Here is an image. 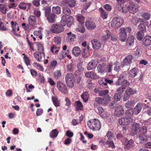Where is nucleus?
<instances>
[{
    "mask_svg": "<svg viewBox=\"0 0 151 151\" xmlns=\"http://www.w3.org/2000/svg\"><path fill=\"white\" fill-rule=\"evenodd\" d=\"M31 4L30 3H26L24 2L20 3L18 7L21 9L25 10L27 7L29 8Z\"/></svg>",
    "mask_w": 151,
    "mask_h": 151,
    "instance_id": "obj_26",
    "label": "nucleus"
},
{
    "mask_svg": "<svg viewBox=\"0 0 151 151\" xmlns=\"http://www.w3.org/2000/svg\"><path fill=\"white\" fill-rule=\"evenodd\" d=\"M106 65L104 63L99 64L97 66L98 70L99 73H103L106 72Z\"/></svg>",
    "mask_w": 151,
    "mask_h": 151,
    "instance_id": "obj_28",
    "label": "nucleus"
},
{
    "mask_svg": "<svg viewBox=\"0 0 151 151\" xmlns=\"http://www.w3.org/2000/svg\"><path fill=\"white\" fill-rule=\"evenodd\" d=\"M64 26L65 24L60 23L55 24L51 26L50 30L53 33L59 34L64 31Z\"/></svg>",
    "mask_w": 151,
    "mask_h": 151,
    "instance_id": "obj_3",
    "label": "nucleus"
},
{
    "mask_svg": "<svg viewBox=\"0 0 151 151\" xmlns=\"http://www.w3.org/2000/svg\"><path fill=\"white\" fill-rule=\"evenodd\" d=\"M57 87L59 91L65 94L67 92L65 85L60 81H58L57 83Z\"/></svg>",
    "mask_w": 151,
    "mask_h": 151,
    "instance_id": "obj_13",
    "label": "nucleus"
},
{
    "mask_svg": "<svg viewBox=\"0 0 151 151\" xmlns=\"http://www.w3.org/2000/svg\"><path fill=\"white\" fill-rule=\"evenodd\" d=\"M111 98L110 96L108 95L103 98V102L104 104H107L109 102L111 101Z\"/></svg>",
    "mask_w": 151,
    "mask_h": 151,
    "instance_id": "obj_60",
    "label": "nucleus"
},
{
    "mask_svg": "<svg viewBox=\"0 0 151 151\" xmlns=\"http://www.w3.org/2000/svg\"><path fill=\"white\" fill-rule=\"evenodd\" d=\"M85 25L87 29L90 30L94 29L96 27L95 23L91 20L86 21Z\"/></svg>",
    "mask_w": 151,
    "mask_h": 151,
    "instance_id": "obj_16",
    "label": "nucleus"
},
{
    "mask_svg": "<svg viewBox=\"0 0 151 151\" xmlns=\"http://www.w3.org/2000/svg\"><path fill=\"white\" fill-rule=\"evenodd\" d=\"M53 74L54 77L55 78H59L61 75V71L59 70H57L55 71Z\"/></svg>",
    "mask_w": 151,
    "mask_h": 151,
    "instance_id": "obj_46",
    "label": "nucleus"
},
{
    "mask_svg": "<svg viewBox=\"0 0 151 151\" xmlns=\"http://www.w3.org/2000/svg\"><path fill=\"white\" fill-rule=\"evenodd\" d=\"M72 53L75 56H78L81 52L80 48L78 47H75L72 50Z\"/></svg>",
    "mask_w": 151,
    "mask_h": 151,
    "instance_id": "obj_27",
    "label": "nucleus"
},
{
    "mask_svg": "<svg viewBox=\"0 0 151 151\" xmlns=\"http://www.w3.org/2000/svg\"><path fill=\"white\" fill-rule=\"evenodd\" d=\"M143 44L145 46H147L151 44V36H146L144 38Z\"/></svg>",
    "mask_w": 151,
    "mask_h": 151,
    "instance_id": "obj_18",
    "label": "nucleus"
},
{
    "mask_svg": "<svg viewBox=\"0 0 151 151\" xmlns=\"http://www.w3.org/2000/svg\"><path fill=\"white\" fill-rule=\"evenodd\" d=\"M125 92L130 95L136 93V91L135 90H133L130 88H128Z\"/></svg>",
    "mask_w": 151,
    "mask_h": 151,
    "instance_id": "obj_59",
    "label": "nucleus"
},
{
    "mask_svg": "<svg viewBox=\"0 0 151 151\" xmlns=\"http://www.w3.org/2000/svg\"><path fill=\"white\" fill-rule=\"evenodd\" d=\"M140 32H138L136 34L137 38L139 40H141L143 37V35L141 34Z\"/></svg>",
    "mask_w": 151,
    "mask_h": 151,
    "instance_id": "obj_64",
    "label": "nucleus"
},
{
    "mask_svg": "<svg viewBox=\"0 0 151 151\" xmlns=\"http://www.w3.org/2000/svg\"><path fill=\"white\" fill-rule=\"evenodd\" d=\"M100 116L104 118L108 119L109 118L110 114L105 110H104L102 114V115H101Z\"/></svg>",
    "mask_w": 151,
    "mask_h": 151,
    "instance_id": "obj_56",
    "label": "nucleus"
},
{
    "mask_svg": "<svg viewBox=\"0 0 151 151\" xmlns=\"http://www.w3.org/2000/svg\"><path fill=\"white\" fill-rule=\"evenodd\" d=\"M63 2L68 4L70 7H73L76 5V2L75 0H63Z\"/></svg>",
    "mask_w": 151,
    "mask_h": 151,
    "instance_id": "obj_31",
    "label": "nucleus"
},
{
    "mask_svg": "<svg viewBox=\"0 0 151 151\" xmlns=\"http://www.w3.org/2000/svg\"><path fill=\"white\" fill-rule=\"evenodd\" d=\"M29 24L31 25H33L36 23L35 17L33 15H30L28 18Z\"/></svg>",
    "mask_w": 151,
    "mask_h": 151,
    "instance_id": "obj_33",
    "label": "nucleus"
},
{
    "mask_svg": "<svg viewBox=\"0 0 151 151\" xmlns=\"http://www.w3.org/2000/svg\"><path fill=\"white\" fill-rule=\"evenodd\" d=\"M58 134V132L57 129H55L52 130V131L50 133V136L52 138H56Z\"/></svg>",
    "mask_w": 151,
    "mask_h": 151,
    "instance_id": "obj_36",
    "label": "nucleus"
},
{
    "mask_svg": "<svg viewBox=\"0 0 151 151\" xmlns=\"http://www.w3.org/2000/svg\"><path fill=\"white\" fill-rule=\"evenodd\" d=\"M98 83L106 88H108L109 85H113L114 81L112 79L108 78H103L99 80Z\"/></svg>",
    "mask_w": 151,
    "mask_h": 151,
    "instance_id": "obj_5",
    "label": "nucleus"
},
{
    "mask_svg": "<svg viewBox=\"0 0 151 151\" xmlns=\"http://www.w3.org/2000/svg\"><path fill=\"white\" fill-rule=\"evenodd\" d=\"M100 16L103 19H106L107 18L108 13L101 8L99 9Z\"/></svg>",
    "mask_w": 151,
    "mask_h": 151,
    "instance_id": "obj_32",
    "label": "nucleus"
},
{
    "mask_svg": "<svg viewBox=\"0 0 151 151\" xmlns=\"http://www.w3.org/2000/svg\"><path fill=\"white\" fill-rule=\"evenodd\" d=\"M52 99L55 106L58 107L60 106V101L58 100V98L56 96H52Z\"/></svg>",
    "mask_w": 151,
    "mask_h": 151,
    "instance_id": "obj_29",
    "label": "nucleus"
},
{
    "mask_svg": "<svg viewBox=\"0 0 151 151\" xmlns=\"http://www.w3.org/2000/svg\"><path fill=\"white\" fill-rule=\"evenodd\" d=\"M88 127L93 131L98 130L101 127V124L99 121L97 119L90 120L88 122Z\"/></svg>",
    "mask_w": 151,
    "mask_h": 151,
    "instance_id": "obj_2",
    "label": "nucleus"
},
{
    "mask_svg": "<svg viewBox=\"0 0 151 151\" xmlns=\"http://www.w3.org/2000/svg\"><path fill=\"white\" fill-rule=\"evenodd\" d=\"M75 106L77 110H82L83 109V105L80 101H76Z\"/></svg>",
    "mask_w": 151,
    "mask_h": 151,
    "instance_id": "obj_35",
    "label": "nucleus"
},
{
    "mask_svg": "<svg viewBox=\"0 0 151 151\" xmlns=\"http://www.w3.org/2000/svg\"><path fill=\"white\" fill-rule=\"evenodd\" d=\"M52 12L57 14H60L61 12L60 8L58 6L53 7L52 9Z\"/></svg>",
    "mask_w": 151,
    "mask_h": 151,
    "instance_id": "obj_40",
    "label": "nucleus"
},
{
    "mask_svg": "<svg viewBox=\"0 0 151 151\" xmlns=\"http://www.w3.org/2000/svg\"><path fill=\"white\" fill-rule=\"evenodd\" d=\"M149 24L148 22L146 21H142L138 27V29L139 32L142 33H144L146 31V26Z\"/></svg>",
    "mask_w": 151,
    "mask_h": 151,
    "instance_id": "obj_9",
    "label": "nucleus"
},
{
    "mask_svg": "<svg viewBox=\"0 0 151 151\" xmlns=\"http://www.w3.org/2000/svg\"><path fill=\"white\" fill-rule=\"evenodd\" d=\"M124 22L123 19L121 17L114 18L111 22V26L114 28H118L121 26Z\"/></svg>",
    "mask_w": 151,
    "mask_h": 151,
    "instance_id": "obj_6",
    "label": "nucleus"
},
{
    "mask_svg": "<svg viewBox=\"0 0 151 151\" xmlns=\"http://www.w3.org/2000/svg\"><path fill=\"white\" fill-rule=\"evenodd\" d=\"M103 101V98L99 97H96L95 99V102L100 105H104Z\"/></svg>",
    "mask_w": 151,
    "mask_h": 151,
    "instance_id": "obj_48",
    "label": "nucleus"
},
{
    "mask_svg": "<svg viewBox=\"0 0 151 151\" xmlns=\"http://www.w3.org/2000/svg\"><path fill=\"white\" fill-rule=\"evenodd\" d=\"M7 7L4 4H0V10L3 14L6 13Z\"/></svg>",
    "mask_w": 151,
    "mask_h": 151,
    "instance_id": "obj_47",
    "label": "nucleus"
},
{
    "mask_svg": "<svg viewBox=\"0 0 151 151\" xmlns=\"http://www.w3.org/2000/svg\"><path fill=\"white\" fill-rule=\"evenodd\" d=\"M140 127V125L139 123H134L132 126V130L130 133L131 135L134 136L136 134Z\"/></svg>",
    "mask_w": 151,
    "mask_h": 151,
    "instance_id": "obj_11",
    "label": "nucleus"
},
{
    "mask_svg": "<svg viewBox=\"0 0 151 151\" xmlns=\"http://www.w3.org/2000/svg\"><path fill=\"white\" fill-rule=\"evenodd\" d=\"M139 71V70L137 68H134L131 70L129 72L130 77L132 78H134L138 74Z\"/></svg>",
    "mask_w": 151,
    "mask_h": 151,
    "instance_id": "obj_19",
    "label": "nucleus"
},
{
    "mask_svg": "<svg viewBox=\"0 0 151 151\" xmlns=\"http://www.w3.org/2000/svg\"><path fill=\"white\" fill-rule=\"evenodd\" d=\"M132 32V29L130 27H127L125 28H121L119 31V39L122 42L125 41L127 37V34H130Z\"/></svg>",
    "mask_w": 151,
    "mask_h": 151,
    "instance_id": "obj_1",
    "label": "nucleus"
},
{
    "mask_svg": "<svg viewBox=\"0 0 151 151\" xmlns=\"http://www.w3.org/2000/svg\"><path fill=\"white\" fill-rule=\"evenodd\" d=\"M43 10L45 11V17L51 14V9L48 6H46L43 9Z\"/></svg>",
    "mask_w": 151,
    "mask_h": 151,
    "instance_id": "obj_49",
    "label": "nucleus"
},
{
    "mask_svg": "<svg viewBox=\"0 0 151 151\" xmlns=\"http://www.w3.org/2000/svg\"><path fill=\"white\" fill-rule=\"evenodd\" d=\"M106 72H111L112 70V68H113V64L111 63H109L108 65H106Z\"/></svg>",
    "mask_w": 151,
    "mask_h": 151,
    "instance_id": "obj_54",
    "label": "nucleus"
},
{
    "mask_svg": "<svg viewBox=\"0 0 151 151\" xmlns=\"http://www.w3.org/2000/svg\"><path fill=\"white\" fill-rule=\"evenodd\" d=\"M76 19L81 24H83L84 22L85 17L81 14H78L76 16Z\"/></svg>",
    "mask_w": 151,
    "mask_h": 151,
    "instance_id": "obj_37",
    "label": "nucleus"
},
{
    "mask_svg": "<svg viewBox=\"0 0 151 151\" xmlns=\"http://www.w3.org/2000/svg\"><path fill=\"white\" fill-rule=\"evenodd\" d=\"M116 9L121 13H126L127 11L125 7H123L121 4H118L116 6Z\"/></svg>",
    "mask_w": 151,
    "mask_h": 151,
    "instance_id": "obj_34",
    "label": "nucleus"
},
{
    "mask_svg": "<svg viewBox=\"0 0 151 151\" xmlns=\"http://www.w3.org/2000/svg\"><path fill=\"white\" fill-rule=\"evenodd\" d=\"M91 43L93 47L95 50L99 49L101 47V43L96 39L92 40Z\"/></svg>",
    "mask_w": 151,
    "mask_h": 151,
    "instance_id": "obj_15",
    "label": "nucleus"
},
{
    "mask_svg": "<svg viewBox=\"0 0 151 151\" xmlns=\"http://www.w3.org/2000/svg\"><path fill=\"white\" fill-rule=\"evenodd\" d=\"M65 80L67 86L70 88H73L74 85L75 80L73 76L70 73H68L66 75Z\"/></svg>",
    "mask_w": 151,
    "mask_h": 151,
    "instance_id": "obj_4",
    "label": "nucleus"
},
{
    "mask_svg": "<svg viewBox=\"0 0 151 151\" xmlns=\"http://www.w3.org/2000/svg\"><path fill=\"white\" fill-rule=\"evenodd\" d=\"M60 48V46L53 45L51 47L50 51L52 52L55 55L57 54V53L59 52Z\"/></svg>",
    "mask_w": 151,
    "mask_h": 151,
    "instance_id": "obj_20",
    "label": "nucleus"
},
{
    "mask_svg": "<svg viewBox=\"0 0 151 151\" xmlns=\"http://www.w3.org/2000/svg\"><path fill=\"white\" fill-rule=\"evenodd\" d=\"M145 137H146V135L144 136V135L139 134V143H144L147 142L146 139Z\"/></svg>",
    "mask_w": 151,
    "mask_h": 151,
    "instance_id": "obj_45",
    "label": "nucleus"
},
{
    "mask_svg": "<svg viewBox=\"0 0 151 151\" xmlns=\"http://www.w3.org/2000/svg\"><path fill=\"white\" fill-rule=\"evenodd\" d=\"M120 63L119 62L116 61L113 64V68H114L113 70L116 72H118L120 69Z\"/></svg>",
    "mask_w": 151,
    "mask_h": 151,
    "instance_id": "obj_38",
    "label": "nucleus"
},
{
    "mask_svg": "<svg viewBox=\"0 0 151 151\" xmlns=\"http://www.w3.org/2000/svg\"><path fill=\"white\" fill-rule=\"evenodd\" d=\"M125 89V86H124L123 85H122L117 89L116 92L119 94H122L124 91Z\"/></svg>",
    "mask_w": 151,
    "mask_h": 151,
    "instance_id": "obj_50",
    "label": "nucleus"
},
{
    "mask_svg": "<svg viewBox=\"0 0 151 151\" xmlns=\"http://www.w3.org/2000/svg\"><path fill=\"white\" fill-rule=\"evenodd\" d=\"M139 6L138 5L131 3L127 7L128 11L131 13H136L138 10Z\"/></svg>",
    "mask_w": 151,
    "mask_h": 151,
    "instance_id": "obj_10",
    "label": "nucleus"
},
{
    "mask_svg": "<svg viewBox=\"0 0 151 151\" xmlns=\"http://www.w3.org/2000/svg\"><path fill=\"white\" fill-rule=\"evenodd\" d=\"M81 97L83 101L85 102H86L88 101L89 97L88 93L87 92H85L81 95Z\"/></svg>",
    "mask_w": 151,
    "mask_h": 151,
    "instance_id": "obj_39",
    "label": "nucleus"
},
{
    "mask_svg": "<svg viewBox=\"0 0 151 151\" xmlns=\"http://www.w3.org/2000/svg\"><path fill=\"white\" fill-rule=\"evenodd\" d=\"M33 55L35 58L38 61L43 62L45 60V54L44 52H35Z\"/></svg>",
    "mask_w": 151,
    "mask_h": 151,
    "instance_id": "obj_8",
    "label": "nucleus"
},
{
    "mask_svg": "<svg viewBox=\"0 0 151 151\" xmlns=\"http://www.w3.org/2000/svg\"><path fill=\"white\" fill-rule=\"evenodd\" d=\"M124 114V110L121 106H119L115 109L114 114L117 117H120Z\"/></svg>",
    "mask_w": 151,
    "mask_h": 151,
    "instance_id": "obj_12",
    "label": "nucleus"
},
{
    "mask_svg": "<svg viewBox=\"0 0 151 151\" xmlns=\"http://www.w3.org/2000/svg\"><path fill=\"white\" fill-rule=\"evenodd\" d=\"M75 68V66L73 64L71 63L68 65L67 66V69L68 71L72 72L74 70Z\"/></svg>",
    "mask_w": 151,
    "mask_h": 151,
    "instance_id": "obj_52",
    "label": "nucleus"
},
{
    "mask_svg": "<svg viewBox=\"0 0 151 151\" xmlns=\"http://www.w3.org/2000/svg\"><path fill=\"white\" fill-rule=\"evenodd\" d=\"M67 54V52L65 53L63 51H61L58 56L59 59L62 60L66 56Z\"/></svg>",
    "mask_w": 151,
    "mask_h": 151,
    "instance_id": "obj_53",
    "label": "nucleus"
},
{
    "mask_svg": "<svg viewBox=\"0 0 151 151\" xmlns=\"http://www.w3.org/2000/svg\"><path fill=\"white\" fill-rule=\"evenodd\" d=\"M55 45L60 46L61 44V38L60 37H55Z\"/></svg>",
    "mask_w": 151,
    "mask_h": 151,
    "instance_id": "obj_57",
    "label": "nucleus"
},
{
    "mask_svg": "<svg viewBox=\"0 0 151 151\" xmlns=\"http://www.w3.org/2000/svg\"><path fill=\"white\" fill-rule=\"evenodd\" d=\"M70 9L66 7H64L63 9V12L64 14L67 16L69 15L71 13Z\"/></svg>",
    "mask_w": 151,
    "mask_h": 151,
    "instance_id": "obj_51",
    "label": "nucleus"
},
{
    "mask_svg": "<svg viewBox=\"0 0 151 151\" xmlns=\"http://www.w3.org/2000/svg\"><path fill=\"white\" fill-rule=\"evenodd\" d=\"M147 132V129L146 127H142L139 130V134L146 135L145 134Z\"/></svg>",
    "mask_w": 151,
    "mask_h": 151,
    "instance_id": "obj_44",
    "label": "nucleus"
},
{
    "mask_svg": "<svg viewBox=\"0 0 151 151\" xmlns=\"http://www.w3.org/2000/svg\"><path fill=\"white\" fill-rule=\"evenodd\" d=\"M146 105V104L143 103H138L134 109V114L137 115L141 111L142 107Z\"/></svg>",
    "mask_w": 151,
    "mask_h": 151,
    "instance_id": "obj_14",
    "label": "nucleus"
},
{
    "mask_svg": "<svg viewBox=\"0 0 151 151\" xmlns=\"http://www.w3.org/2000/svg\"><path fill=\"white\" fill-rule=\"evenodd\" d=\"M134 141L132 139H130L128 141V142L127 145L125 146L124 148L125 149H129L133 146Z\"/></svg>",
    "mask_w": 151,
    "mask_h": 151,
    "instance_id": "obj_43",
    "label": "nucleus"
},
{
    "mask_svg": "<svg viewBox=\"0 0 151 151\" xmlns=\"http://www.w3.org/2000/svg\"><path fill=\"white\" fill-rule=\"evenodd\" d=\"M57 63L56 60H53L50 63V69H54L56 66Z\"/></svg>",
    "mask_w": 151,
    "mask_h": 151,
    "instance_id": "obj_61",
    "label": "nucleus"
},
{
    "mask_svg": "<svg viewBox=\"0 0 151 151\" xmlns=\"http://www.w3.org/2000/svg\"><path fill=\"white\" fill-rule=\"evenodd\" d=\"M121 95L118 93H115L114 96V100L116 101L120 100L122 97Z\"/></svg>",
    "mask_w": 151,
    "mask_h": 151,
    "instance_id": "obj_62",
    "label": "nucleus"
},
{
    "mask_svg": "<svg viewBox=\"0 0 151 151\" xmlns=\"http://www.w3.org/2000/svg\"><path fill=\"white\" fill-rule=\"evenodd\" d=\"M142 17L146 20H148L150 19V14L148 12H145L143 13Z\"/></svg>",
    "mask_w": 151,
    "mask_h": 151,
    "instance_id": "obj_58",
    "label": "nucleus"
},
{
    "mask_svg": "<svg viewBox=\"0 0 151 151\" xmlns=\"http://www.w3.org/2000/svg\"><path fill=\"white\" fill-rule=\"evenodd\" d=\"M33 65L34 67H36L38 70H40L42 71H43V68L40 65L36 63H34Z\"/></svg>",
    "mask_w": 151,
    "mask_h": 151,
    "instance_id": "obj_55",
    "label": "nucleus"
},
{
    "mask_svg": "<svg viewBox=\"0 0 151 151\" xmlns=\"http://www.w3.org/2000/svg\"><path fill=\"white\" fill-rule=\"evenodd\" d=\"M133 120V119L131 117H122L119 119V123L121 125H127L132 122Z\"/></svg>",
    "mask_w": 151,
    "mask_h": 151,
    "instance_id": "obj_7",
    "label": "nucleus"
},
{
    "mask_svg": "<svg viewBox=\"0 0 151 151\" xmlns=\"http://www.w3.org/2000/svg\"><path fill=\"white\" fill-rule=\"evenodd\" d=\"M94 92L99 94L100 96H105L109 92L108 90H101L99 89L95 88L94 89Z\"/></svg>",
    "mask_w": 151,
    "mask_h": 151,
    "instance_id": "obj_17",
    "label": "nucleus"
},
{
    "mask_svg": "<svg viewBox=\"0 0 151 151\" xmlns=\"http://www.w3.org/2000/svg\"><path fill=\"white\" fill-rule=\"evenodd\" d=\"M132 58L133 57L132 55H128L123 60V63L124 65H129L131 63Z\"/></svg>",
    "mask_w": 151,
    "mask_h": 151,
    "instance_id": "obj_23",
    "label": "nucleus"
},
{
    "mask_svg": "<svg viewBox=\"0 0 151 151\" xmlns=\"http://www.w3.org/2000/svg\"><path fill=\"white\" fill-rule=\"evenodd\" d=\"M68 35L66 38V41L67 42H70L74 41V39L76 38V36L71 32L67 33Z\"/></svg>",
    "mask_w": 151,
    "mask_h": 151,
    "instance_id": "obj_21",
    "label": "nucleus"
},
{
    "mask_svg": "<svg viewBox=\"0 0 151 151\" xmlns=\"http://www.w3.org/2000/svg\"><path fill=\"white\" fill-rule=\"evenodd\" d=\"M11 24L12 25V32L15 35L18 36V35L16 33L17 27L18 24L16 22H14L13 21H12L11 22Z\"/></svg>",
    "mask_w": 151,
    "mask_h": 151,
    "instance_id": "obj_30",
    "label": "nucleus"
},
{
    "mask_svg": "<svg viewBox=\"0 0 151 151\" xmlns=\"http://www.w3.org/2000/svg\"><path fill=\"white\" fill-rule=\"evenodd\" d=\"M134 109H131L126 111L125 113L126 116L128 117H131L134 113Z\"/></svg>",
    "mask_w": 151,
    "mask_h": 151,
    "instance_id": "obj_42",
    "label": "nucleus"
},
{
    "mask_svg": "<svg viewBox=\"0 0 151 151\" xmlns=\"http://www.w3.org/2000/svg\"><path fill=\"white\" fill-rule=\"evenodd\" d=\"M47 20L50 22L54 23L55 22L56 19L57 18V16L55 14H50L46 17Z\"/></svg>",
    "mask_w": 151,
    "mask_h": 151,
    "instance_id": "obj_24",
    "label": "nucleus"
},
{
    "mask_svg": "<svg viewBox=\"0 0 151 151\" xmlns=\"http://www.w3.org/2000/svg\"><path fill=\"white\" fill-rule=\"evenodd\" d=\"M134 37L132 35L129 36L127 40V45L129 47L133 46L134 43Z\"/></svg>",
    "mask_w": 151,
    "mask_h": 151,
    "instance_id": "obj_22",
    "label": "nucleus"
},
{
    "mask_svg": "<svg viewBox=\"0 0 151 151\" xmlns=\"http://www.w3.org/2000/svg\"><path fill=\"white\" fill-rule=\"evenodd\" d=\"M38 50L39 52H44V47L43 45L41 43H39L38 45Z\"/></svg>",
    "mask_w": 151,
    "mask_h": 151,
    "instance_id": "obj_63",
    "label": "nucleus"
},
{
    "mask_svg": "<svg viewBox=\"0 0 151 151\" xmlns=\"http://www.w3.org/2000/svg\"><path fill=\"white\" fill-rule=\"evenodd\" d=\"M96 62L94 60H91L88 63L87 69L88 70L93 69L96 68Z\"/></svg>",
    "mask_w": 151,
    "mask_h": 151,
    "instance_id": "obj_25",
    "label": "nucleus"
},
{
    "mask_svg": "<svg viewBox=\"0 0 151 151\" xmlns=\"http://www.w3.org/2000/svg\"><path fill=\"white\" fill-rule=\"evenodd\" d=\"M134 103L135 101L133 100L129 101L125 104V107L127 109L130 108L134 105Z\"/></svg>",
    "mask_w": 151,
    "mask_h": 151,
    "instance_id": "obj_41",
    "label": "nucleus"
}]
</instances>
